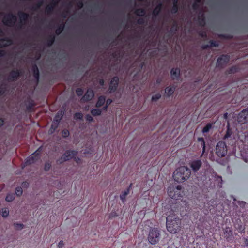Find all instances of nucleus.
Instances as JSON below:
<instances>
[{
	"mask_svg": "<svg viewBox=\"0 0 248 248\" xmlns=\"http://www.w3.org/2000/svg\"><path fill=\"white\" fill-rule=\"evenodd\" d=\"M33 70H34V78L37 80H39V70L36 66V65H35L33 66Z\"/></svg>",
	"mask_w": 248,
	"mask_h": 248,
	"instance_id": "393cba45",
	"label": "nucleus"
},
{
	"mask_svg": "<svg viewBox=\"0 0 248 248\" xmlns=\"http://www.w3.org/2000/svg\"><path fill=\"white\" fill-rule=\"evenodd\" d=\"M2 93V91H1V90L0 89V94L1 93Z\"/></svg>",
	"mask_w": 248,
	"mask_h": 248,
	"instance_id": "13d9d810",
	"label": "nucleus"
},
{
	"mask_svg": "<svg viewBox=\"0 0 248 248\" xmlns=\"http://www.w3.org/2000/svg\"><path fill=\"white\" fill-rule=\"evenodd\" d=\"M51 168V164L49 162H46L45 164L44 169L46 171H48Z\"/></svg>",
	"mask_w": 248,
	"mask_h": 248,
	"instance_id": "e433bc0d",
	"label": "nucleus"
},
{
	"mask_svg": "<svg viewBox=\"0 0 248 248\" xmlns=\"http://www.w3.org/2000/svg\"><path fill=\"white\" fill-rule=\"evenodd\" d=\"M99 84L100 85L103 86L104 85V81L102 79H100L99 80Z\"/></svg>",
	"mask_w": 248,
	"mask_h": 248,
	"instance_id": "8fccbe9b",
	"label": "nucleus"
},
{
	"mask_svg": "<svg viewBox=\"0 0 248 248\" xmlns=\"http://www.w3.org/2000/svg\"><path fill=\"white\" fill-rule=\"evenodd\" d=\"M16 21V16L12 14L5 15L2 20L3 24L8 26H14Z\"/></svg>",
	"mask_w": 248,
	"mask_h": 248,
	"instance_id": "0eeeda50",
	"label": "nucleus"
},
{
	"mask_svg": "<svg viewBox=\"0 0 248 248\" xmlns=\"http://www.w3.org/2000/svg\"><path fill=\"white\" fill-rule=\"evenodd\" d=\"M190 174V170L186 167L182 166L177 168L174 171L173 178L175 181L182 183L187 180Z\"/></svg>",
	"mask_w": 248,
	"mask_h": 248,
	"instance_id": "f03ea898",
	"label": "nucleus"
},
{
	"mask_svg": "<svg viewBox=\"0 0 248 248\" xmlns=\"http://www.w3.org/2000/svg\"><path fill=\"white\" fill-rule=\"evenodd\" d=\"M1 31V29H0V32Z\"/></svg>",
	"mask_w": 248,
	"mask_h": 248,
	"instance_id": "bf43d9fd",
	"label": "nucleus"
},
{
	"mask_svg": "<svg viewBox=\"0 0 248 248\" xmlns=\"http://www.w3.org/2000/svg\"><path fill=\"white\" fill-rule=\"evenodd\" d=\"M237 121L241 124L248 122V108L243 109L239 113L237 117Z\"/></svg>",
	"mask_w": 248,
	"mask_h": 248,
	"instance_id": "6e6552de",
	"label": "nucleus"
},
{
	"mask_svg": "<svg viewBox=\"0 0 248 248\" xmlns=\"http://www.w3.org/2000/svg\"><path fill=\"white\" fill-rule=\"evenodd\" d=\"M218 43L216 41H212L211 42V46H218Z\"/></svg>",
	"mask_w": 248,
	"mask_h": 248,
	"instance_id": "a18cd8bd",
	"label": "nucleus"
},
{
	"mask_svg": "<svg viewBox=\"0 0 248 248\" xmlns=\"http://www.w3.org/2000/svg\"><path fill=\"white\" fill-rule=\"evenodd\" d=\"M91 113L94 116H98L101 114V110L98 108L93 109L92 110Z\"/></svg>",
	"mask_w": 248,
	"mask_h": 248,
	"instance_id": "a878e982",
	"label": "nucleus"
},
{
	"mask_svg": "<svg viewBox=\"0 0 248 248\" xmlns=\"http://www.w3.org/2000/svg\"><path fill=\"white\" fill-rule=\"evenodd\" d=\"M59 0H53L51 4L48 5L45 9V12L47 14H49L53 11L55 6L57 5Z\"/></svg>",
	"mask_w": 248,
	"mask_h": 248,
	"instance_id": "4468645a",
	"label": "nucleus"
},
{
	"mask_svg": "<svg viewBox=\"0 0 248 248\" xmlns=\"http://www.w3.org/2000/svg\"><path fill=\"white\" fill-rule=\"evenodd\" d=\"M83 118V115L81 113L78 112L75 113L74 115V118L75 119H79L81 120Z\"/></svg>",
	"mask_w": 248,
	"mask_h": 248,
	"instance_id": "2f4dec72",
	"label": "nucleus"
},
{
	"mask_svg": "<svg viewBox=\"0 0 248 248\" xmlns=\"http://www.w3.org/2000/svg\"><path fill=\"white\" fill-rule=\"evenodd\" d=\"M180 73L179 69H172L171 71V76L173 79L177 78L179 77Z\"/></svg>",
	"mask_w": 248,
	"mask_h": 248,
	"instance_id": "2eb2a0df",
	"label": "nucleus"
},
{
	"mask_svg": "<svg viewBox=\"0 0 248 248\" xmlns=\"http://www.w3.org/2000/svg\"><path fill=\"white\" fill-rule=\"evenodd\" d=\"M119 78L117 77H114L111 80L109 90L110 92H114L116 90L118 84Z\"/></svg>",
	"mask_w": 248,
	"mask_h": 248,
	"instance_id": "9b49d317",
	"label": "nucleus"
},
{
	"mask_svg": "<svg viewBox=\"0 0 248 248\" xmlns=\"http://www.w3.org/2000/svg\"><path fill=\"white\" fill-rule=\"evenodd\" d=\"M9 214V210L7 208H3L1 209V215L2 217L5 218L7 217Z\"/></svg>",
	"mask_w": 248,
	"mask_h": 248,
	"instance_id": "6ab92c4d",
	"label": "nucleus"
},
{
	"mask_svg": "<svg viewBox=\"0 0 248 248\" xmlns=\"http://www.w3.org/2000/svg\"><path fill=\"white\" fill-rule=\"evenodd\" d=\"M224 117L226 119L227 118V113L224 114Z\"/></svg>",
	"mask_w": 248,
	"mask_h": 248,
	"instance_id": "6e6d98bb",
	"label": "nucleus"
},
{
	"mask_svg": "<svg viewBox=\"0 0 248 248\" xmlns=\"http://www.w3.org/2000/svg\"><path fill=\"white\" fill-rule=\"evenodd\" d=\"M160 231L156 228L150 229L148 235V240L151 245H155L158 243L160 239Z\"/></svg>",
	"mask_w": 248,
	"mask_h": 248,
	"instance_id": "7ed1b4c3",
	"label": "nucleus"
},
{
	"mask_svg": "<svg viewBox=\"0 0 248 248\" xmlns=\"http://www.w3.org/2000/svg\"><path fill=\"white\" fill-rule=\"evenodd\" d=\"M161 97V95L159 93H157L154 95L152 97V101H156Z\"/></svg>",
	"mask_w": 248,
	"mask_h": 248,
	"instance_id": "473e14b6",
	"label": "nucleus"
},
{
	"mask_svg": "<svg viewBox=\"0 0 248 248\" xmlns=\"http://www.w3.org/2000/svg\"><path fill=\"white\" fill-rule=\"evenodd\" d=\"M181 186H178L176 187L171 186L168 188V194L172 199H178L181 196Z\"/></svg>",
	"mask_w": 248,
	"mask_h": 248,
	"instance_id": "20e7f679",
	"label": "nucleus"
},
{
	"mask_svg": "<svg viewBox=\"0 0 248 248\" xmlns=\"http://www.w3.org/2000/svg\"><path fill=\"white\" fill-rule=\"evenodd\" d=\"M62 136L64 138H66L69 136V132L67 130H64L62 131Z\"/></svg>",
	"mask_w": 248,
	"mask_h": 248,
	"instance_id": "f704fd0d",
	"label": "nucleus"
},
{
	"mask_svg": "<svg viewBox=\"0 0 248 248\" xmlns=\"http://www.w3.org/2000/svg\"><path fill=\"white\" fill-rule=\"evenodd\" d=\"M207 46H203V47L204 48H206Z\"/></svg>",
	"mask_w": 248,
	"mask_h": 248,
	"instance_id": "4d7b16f0",
	"label": "nucleus"
},
{
	"mask_svg": "<svg viewBox=\"0 0 248 248\" xmlns=\"http://www.w3.org/2000/svg\"><path fill=\"white\" fill-rule=\"evenodd\" d=\"M201 0H196V2L193 4V7L194 9L197 8V4L200 3Z\"/></svg>",
	"mask_w": 248,
	"mask_h": 248,
	"instance_id": "c03bdc74",
	"label": "nucleus"
},
{
	"mask_svg": "<svg viewBox=\"0 0 248 248\" xmlns=\"http://www.w3.org/2000/svg\"><path fill=\"white\" fill-rule=\"evenodd\" d=\"M63 112L62 111H59L58 112L57 114L56 115L55 117L54 121L58 123H59V122L61 120L62 116L63 115Z\"/></svg>",
	"mask_w": 248,
	"mask_h": 248,
	"instance_id": "4be33fe9",
	"label": "nucleus"
},
{
	"mask_svg": "<svg viewBox=\"0 0 248 248\" xmlns=\"http://www.w3.org/2000/svg\"><path fill=\"white\" fill-rule=\"evenodd\" d=\"M129 193V189H127L125 190H124L122 194L120 195V199L123 202H124L126 196Z\"/></svg>",
	"mask_w": 248,
	"mask_h": 248,
	"instance_id": "aec40b11",
	"label": "nucleus"
},
{
	"mask_svg": "<svg viewBox=\"0 0 248 248\" xmlns=\"http://www.w3.org/2000/svg\"><path fill=\"white\" fill-rule=\"evenodd\" d=\"M10 44V41H6L5 39L0 40V47H3Z\"/></svg>",
	"mask_w": 248,
	"mask_h": 248,
	"instance_id": "cd10ccee",
	"label": "nucleus"
},
{
	"mask_svg": "<svg viewBox=\"0 0 248 248\" xmlns=\"http://www.w3.org/2000/svg\"><path fill=\"white\" fill-rule=\"evenodd\" d=\"M77 153V152L75 151H67L62 155L61 158L57 160V163L62 164L64 161L69 160L76 155Z\"/></svg>",
	"mask_w": 248,
	"mask_h": 248,
	"instance_id": "423d86ee",
	"label": "nucleus"
},
{
	"mask_svg": "<svg viewBox=\"0 0 248 248\" xmlns=\"http://www.w3.org/2000/svg\"><path fill=\"white\" fill-rule=\"evenodd\" d=\"M16 194L17 196H20L22 194L23 190L21 187H18L16 189Z\"/></svg>",
	"mask_w": 248,
	"mask_h": 248,
	"instance_id": "c756f323",
	"label": "nucleus"
},
{
	"mask_svg": "<svg viewBox=\"0 0 248 248\" xmlns=\"http://www.w3.org/2000/svg\"><path fill=\"white\" fill-rule=\"evenodd\" d=\"M182 228L181 219L173 213L170 214L166 217V228L171 234L179 232Z\"/></svg>",
	"mask_w": 248,
	"mask_h": 248,
	"instance_id": "f257e3e1",
	"label": "nucleus"
},
{
	"mask_svg": "<svg viewBox=\"0 0 248 248\" xmlns=\"http://www.w3.org/2000/svg\"><path fill=\"white\" fill-rule=\"evenodd\" d=\"M19 17L20 18V22L22 24L25 22L28 17V15L24 13H20L19 14Z\"/></svg>",
	"mask_w": 248,
	"mask_h": 248,
	"instance_id": "dca6fc26",
	"label": "nucleus"
},
{
	"mask_svg": "<svg viewBox=\"0 0 248 248\" xmlns=\"http://www.w3.org/2000/svg\"><path fill=\"white\" fill-rule=\"evenodd\" d=\"M217 179L218 181H220V184H222V179L221 176H217Z\"/></svg>",
	"mask_w": 248,
	"mask_h": 248,
	"instance_id": "09e8293b",
	"label": "nucleus"
},
{
	"mask_svg": "<svg viewBox=\"0 0 248 248\" xmlns=\"http://www.w3.org/2000/svg\"><path fill=\"white\" fill-rule=\"evenodd\" d=\"M10 77L13 78H16L20 75V72L18 70L13 71L10 73Z\"/></svg>",
	"mask_w": 248,
	"mask_h": 248,
	"instance_id": "5701e85b",
	"label": "nucleus"
},
{
	"mask_svg": "<svg viewBox=\"0 0 248 248\" xmlns=\"http://www.w3.org/2000/svg\"><path fill=\"white\" fill-rule=\"evenodd\" d=\"M3 55V51L0 50V56H2V55Z\"/></svg>",
	"mask_w": 248,
	"mask_h": 248,
	"instance_id": "5fc2aeb1",
	"label": "nucleus"
},
{
	"mask_svg": "<svg viewBox=\"0 0 248 248\" xmlns=\"http://www.w3.org/2000/svg\"><path fill=\"white\" fill-rule=\"evenodd\" d=\"M244 243L246 246L248 247V239L247 238H244Z\"/></svg>",
	"mask_w": 248,
	"mask_h": 248,
	"instance_id": "de8ad7c7",
	"label": "nucleus"
},
{
	"mask_svg": "<svg viewBox=\"0 0 248 248\" xmlns=\"http://www.w3.org/2000/svg\"><path fill=\"white\" fill-rule=\"evenodd\" d=\"M198 141H202V143H203L202 152L204 153L205 152V142H204L203 138H199Z\"/></svg>",
	"mask_w": 248,
	"mask_h": 248,
	"instance_id": "c9c22d12",
	"label": "nucleus"
},
{
	"mask_svg": "<svg viewBox=\"0 0 248 248\" xmlns=\"http://www.w3.org/2000/svg\"><path fill=\"white\" fill-rule=\"evenodd\" d=\"M15 199V195L13 193H9L7 195L5 200L8 202H12Z\"/></svg>",
	"mask_w": 248,
	"mask_h": 248,
	"instance_id": "b1692460",
	"label": "nucleus"
},
{
	"mask_svg": "<svg viewBox=\"0 0 248 248\" xmlns=\"http://www.w3.org/2000/svg\"><path fill=\"white\" fill-rule=\"evenodd\" d=\"M112 100L111 99H108L106 101V105L103 108L104 110H106L108 106L111 104Z\"/></svg>",
	"mask_w": 248,
	"mask_h": 248,
	"instance_id": "ea45409f",
	"label": "nucleus"
},
{
	"mask_svg": "<svg viewBox=\"0 0 248 248\" xmlns=\"http://www.w3.org/2000/svg\"><path fill=\"white\" fill-rule=\"evenodd\" d=\"M3 120L0 119V126L3 125Z\"/></svg>",
	"mask_w": 248,
	"mask_h": 248,
	"instance_id": "3c124183",
	"label": "nucleus"
},
{
	"mask_svg": "<svg viewBox=\"0 0 248 248\" xmlns=\"http://www.w3.org/2000/svg\"><path fill=\"white\" fill-rule=\"evenodd\" d=\"M236 71V68L235 67H232L230 69L231 73H234Z\"/></svg>",
	"mask_w": 248,
	"mask_h": 248,
	"instance_id": "49530a36",
	"label": "nucleus"
},
{
	"mask_svg": "<svg viewBox=\"0 0 248 248\" xmlns=\"http://www.w3.org/2000/svg\"><path fill=\"white\" fill-rule=\"evenodd\" d=\"M230 59L229 56L227 55H223L217 59V65L218 67H221L224 64L227 63Z\"/></svg>",
	"mask_w": 248,
	"mask_h": 248,
	"instance_id": "9d476101",
	"label": "nucleus"
},
{
	"mask_svg": "<svg viewBox=\"0 0 248 248\" xmlns=\"http://www.w3.org/2000/svg\"><path fill=\"white\" fill-rule=\"evenodd\" d=\"M161 5H158L153 11V13L155 15L157 14L160 10Z\"/></svg>",
	"mask_w": 248,
	"mask_h": 248,
	"instance_id": "72a5a7b5",
	"label": "nucleus"
},
{
	"mask_svg": "<svg viewBox=\"0 0 248 248\" xmlns=\"http://www.w3.org/2000/svg\"><path fill=\"white\" fill-rule=\"evenodd\" d=\"M211 128V124H207L203 129L202 132L203 133H207Z\"/></svg>",
	"mask_w": 248,
	"mask_h": 248,
	"instance_id": "7c9ffc66",
	"label": "nucleus"
},
{
	"mask_svg": "<svg viewBox=\"0 0 248 248\" xmlns=\"http://www.w3.org/2000/svg\"><path fill=\"white\" fill-rule=\"evenodd\" d=\"M105 102V98L103 96H100L99 97L98 101L96 103V106L99 107L103 105Z\"/></svg>",
	"mask_w": 248,
	"mask_h": 248,
	"instance_id": "412c9836",
	"label": "nucleus"
},
{
	"mask_svg": "<svg viewBox=\"0 0 248 248\" xmlns=\"http://www.w3.org/2000/svg\"><path fill=\"white\" fill-rule=\"evenodd\" d=\"M174 90L173 87H168L165 89V92L167 96H170L174 93Z\"/></svg>",
	"mask_w": 248,
	"mask_h": 248,
	"instance_id": "f3484780",
	"label": "nucleus"
},
{
	"mask_svg": "<svg viewBox=\"0 0 248 248\" xmlns=\"http://www.w3.org/2000/svg\"><path fill=\"white\" fill-rule=\"evenodd\" d=\"M80 158H75V161L77 162V163H78L79 161H80Z\"/></svg>",
	"mask_w": 248,
	"mask_h": 248,
	"instance_id": "603ef678",
	"label": "nucleus"
},
{
	"mask_svg": "<svg viewBox=\"0 0 248 248\" xmlns=\"http://www.w3.org/2000/svg\"><path fill=\"white\" fill-rule=\"evenodd\" d=\"M202 165V161L200 160H195L191 162L190 167L194 171H197L199 170Z\"/></svg>",
	"mask_w": 248,
	"mask_h": 248,
	"instance_id": "f8f14e48",
	"label": "nucleus"
},
{
	"mask_svg": "<svg viewBox=\"0 0 248 248\" xmlns=\"http://www.w3.org/2000/svg\"><path fill=\"white\" fill-rule=\"evenodd\" d=\"M86 120L89 122H92L93 120V118L90 115H87L86 116Z\"/></svg>",
	"mask_w": 248,
	"mask_h": 248,
	"instance_id": "a19ab883",
	"label": "nucleus"
},
{
	"mask_svg": "<svg viewBox=\"0 0 248 248\" xmlns=\"http://www.w3.org/2000/svg\"><path fill=\"white\" fill-rule=\"evenodd\" d=\"M216 153L219 157L225 156L227 153L226 143L223 141H219L216 147Z\"/></svg>",
	"mask_w": 248,
	"mask_h": 248,
	"instance_id": "39448f33",
	"label": "nucleus"
},
{
	"mask_svg": "<svg viewBox=\"0 0 248 248\" xmlns=\"http://www.w3.org/2000/svg\"><path fill=\"white\" fill-rule=\"evenodd\" d=\"M14 227L18 230H21L24 228V225L22 223H15L13 224Z\"/></svg>",
	"mask_w": 248,
	"mask_h": 248,
	"instance_id": "bb28decb",
	"label": "nucleus"
},
{
	"mask_svg": "<svg viewBox=\"0 0 248 248\" xmlns=\"http://www.w3.org/2000/svg\"><path fill=\"white\" fill-rule=\"evenodd\" d=\"M76 93L78 96L82 95L83 94V91L80 88H78L76 90Z\"/></svg>",
	"mask_w": 248,
	"mask_h": 248,
	"instance_id": "58836bf2",
	"label": "nucleus"
},
{
	"mask_svg": "<svg viewBox=\"0 0 248 248\" xmlns=\"http://www.w3.org/2000/svg\"><path fill=\"white\" fill-rule=\"evenodd\" d=\"M63 246L64 242L63 241H60L58 244V247L59 248H62Z\"/></svg>",
	"mask_w": 248,
	"mask_h": 248,
	"instance_id": "79ce46f5",
	"label": "nucleus"
},
{
	"mask_svg": "<svg viewBox=\"0 0 248 248\" xmlns=\"http://www.w3.org/2000/svg\"><path fill=\"white\" fill-rule=\"evenodd\" d=\"M61 32V30H57L56 31V33H57V34H59V33H60V32Z\"/></svg>",
	"mask_w": 248,
	"mask_h": 248,
	"instance_id": "864d4df0",
	"label": "nucleus"
},
{
	"mask_svg": "<svg viewBox=\"0 0 248 248\" xmlns=\"http://www.w3.org/2000/svg\"><path fill=\"white\" fill-rule=\"evenodd\" d=\"M135 13L139 16H143L145 14V12L143 9H138L136 10Z\"/></svg>",
	"mask_w": 248,
	"mask_h": 248,
	"instance_id": "c85d7f7f",
	"label": "nucleus"
},
{
	"mask_svg": "<svg viewBox=\"0 0 248 248\" xmlns=\"http://www.w3.org/2000/svg\"><path fill=\"white\" fill-rule=\"evenodd\" d=\"M178 1V0H173V7L175 9H176V11H177V9Z\"/></svg>",
	"mask_w": 248,
	"mask_h": 248,
	"instance_id": "37998d69",
	"label": "nucleus"
},
{
	"mask_svg": "<svg viewBox=\"0 0 248 248\" xmlns=\"http://www.w3.org/2000/svg\"><path fill=\"white\" fill-rule=\"evenodd\" d=\"M94 96V93L92 90L89 89L84 94L82 99L84 101H89L92 99Z\"/></svg>",
	"mask_w": 248,
	"mask_h": 248,
	"instance_id": "ddd939ff",
	"label": "nucleus"
},
{
	"mask_svg": "<svg viewBox=\"0 0 248 248\" xmlns=\"http://www.w3.org/2000/svg\"><path fill=\"white\" fill-rule=\"evenodd\" d=\"M231 134H232V132L231 131H230L228 129L225 135H224L223 139H226L228 138L229 137H230L231 136Z\"/></svg>",
	"mask_w": 248,
	"mask_h": 248,
	"instance_id": "4c0bfd02",
	"label": "nucleus"
},
{
	"mask_svg": "<svg viewBox=\"0 0 248 248\" xmlns=\"http://www.w3.org/2000/svg\"><path fill=\"white\" fill-rule=\"evenodd\" d=\"M58 124H59V123H58L57 122H56V121H54L53 122L51 128H50V129L48 131L49 134H51L54 133V132L57 129Z\"/></svg>",
	"mask_w": 248,
	"mask_h": 248,
	"instance_id": "a211bd4d",
	"label": "nucleus"
},
{
	"mask_svg": "<svg viewBox=\"0 0 248 248\" xmlns=\"http://www.w3.org/2000/svg\"><path fill=\"white\" fill-rule=\"evenodd\" d=\"M39 158V153L35 151L28 157L26 160V164H30L35 162Z\"/></svg>",
	"mask_w": 248,
	"mask_h": 248,
	"instance_id": "1a4fd4ad",
	"label": "nucleus"
}]
</instances>
